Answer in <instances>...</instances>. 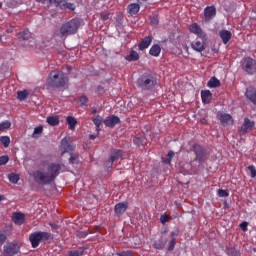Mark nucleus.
<instances>
[{"mask_svg": "<svg viewBox=\"0 0 256 256\" xmlns=\"http://www.w3.org/2000/svg\"><path fill=\"white\" fill-rule=\"evenodd\" d=\"M41 166L47 167V172L45 173L41 170L34 171L32 176L35 183L38 185H51L59 177V173H61V164L42 161Z\"/></svg>", "mask_w": 256, "mask_h": 256, "instance_id": "nucleus-1", "label": "nucleus"}, {"mask_svg": "<svg viewBox=\"0 0 256 256\" xmlns=\"http://www.w3.org/2000/svg\"><path fill=\"white\" fill-rule=\"evenodd\" d=\"M138 89L141 91H153L157 87V76L151 73H144L136 81Z\"/></svg>", "mask_w": 256, "mask_h": 256, "instance_id": "nucleus-2", "label": "nucleus"}, {"mask_svg": "<svg viewBox=\"0 0 256 256\" xmlns=\"http://www.w3.org/2000/svg\"><path fill=\"white\" fill-rule=\"evenodd\" d=\"M67 74L59 71H53L49 74L47 79L48 87H52V89H59L63 87L67 83Z\"/></svg>", "mask_w": 256, "mask_h": 256, "instance_id": "nucleus-3", "label": "nucleus"}, {"mask_svg": "<svg viewBox=\"0 0 256 256\" xmlns=\"http://www.w3.org/2000/svg\"><path fill=\"white\" fill-rule=\"evenodd\" d=\"M77 29H79V20L72 19L60 27V35L61 37H69V35H75L77 33Z\"/></svg>", "mask_w": 256, "mask_h": 256, "instance_id": "nucleus-4", "label": "nucleus"}, {"mask_svg": "<svg viewBox=\"0 0 256 256\" xmlns=\"http://www.w3.org/2000/svg\"><path fill=\"white\" fill-rule=\"evenodd\" d=\"M50 237H51V234H49V232L36 231L30 234L29 241L33 249H37L41 241H49Z\"/></svg>", "mask_w": 256, "mask_h": 256, "instance_id": "nucleus-5", "label": "nucleus"}, {"mask_svg": "<svg viewBox=\"0 0 256 256\" xmlns=\"http://www.w3.org/2000/svg\"><path fill=\"white\" fill-rule=\"evenodd\" d=\"M190 151H193L196 156L194 161H198V163H205V160L207 159V151L202 145L194 143L191 146Z\"/></svg>", "mask_w": 256, "mask_h": 256, "instance_id": "nucleus-6", "label": "nucleus"}, {"mask_svg": "<svg viewBox=\"0 0 256 256\" xmlns=\"http://www.w3.org/2000/svg\"><path fill=\"white\" fill-rule=\"evenodd\" d=\"M4 253L6 256H14L21 253V243L17 240H14L3 247Z\"/></svg>", "mask_w": 256, "mask_h": 256, "instance_id": "nucleus-7", "label": "nucleus"}, {"mask_svg": "<svg viewBox=\"0 0 256 256\" xmlns=\"http://www.w3.org/2000/svg\"><path fill=\"white\" fill-rule=\"evenodd\" d=\"M242 69L248 75H255L256 73V61L251 57H246L242 63Z\"/></svg>", "mask_w": 256, "mask_h": 256, "instance_id": "nucleus-8", "label": "nucleus"}, {"mask_svg": "<svg viewBox=\"0 0 256 256\" xmlns=\"http://www.w3.org/2000/svg\"><path fill=\"white\" fill-rule=\"evenodd\" d=\"M189 31L190 33H194V35H197V37H199V39H201L202 41H207V34H205L199 24L193 23L192 25H190Z\"/></svg>", "mask_w": 256, "mask_h": 256, "instance_id": "nucleus-9", "label": "nucleus"}, {"mask_svg": "<svg viewBox=\"0 0 256 256\" xmlns=\"http://www.w3.org/2000/svg\"><path fill=\"white\" fill-rule=\"evenodd\" d=\"M255 127V121H251L249 118H244V122L239 129L240 135H247V133Z\"/></svg>", "mask_w": 256, "mask_h": 256, "instance_id": "nucleus-10", "label": "nucleus"}, {"mask_svg": "<svg viewBox=\"0 0 256 256\" xmlns=\"http://www.w3.org/2000/svg\"><path fill=\"white\" fill-rule=\"evenodd\" d=\"M217 119H219V121H220L221 125H223V127H227V125H233V116H231V114L218 112Z\"/></svg>", "mask_w": 256, "mask_h": 256, "instance_id": "nucleus-11", "label": "nucleus"}, {"mask_svg": "<svg viewBox=\"0 0 256 256\" xmlns=\"http://www.w3.org/2000/svg\"><path fill=\"white\" fill-rule=\"evenodd\" d=\"M103 123L106 127L113 129L116 125L121 124V119L116 115H110L103 120Z\"/></svg>", "mask_w": 256, "mask_h": 256, "instance_id": "nucleus-12", "label": "nucleus"}, {"mask_svg": "<svg viewBox=\"0 0 256 256\" xmlns=\"http://www.w3.org/2000/svg\"><path fill=\"white\" fill-rule=\"evenodd\" d=\"M129 209V202H119L114 206V213L116 217H121Z\"/></svg>", "mask_w": 256, "mask_h": 256, "instance_id": "nucleus-13", "label": "nucleus"}, {"mask_svg": "<svg viewBox=\"0 0 256 256\" xmlns=\"http://www.w3.org/2000/svg\"><path fill=\"white\" fill-rule=\"evenodd\" d=\"M61 147L63 149V153H73L75 151V146L73 142L69 141V138L65 137L61 140Z\"/></svg>", "mask_w": 256, "mask_h": 256, "instance_id": "nucleus-14", "label": "nucleus"}, {"mask_svg": "<svg viewBox=\"0 0 256 256\" xmlns=\"http://www.w3.org/2000/svg\"><path fill=\"white\" fill-rule=\"evenodd\" d=\"M12 221L14 222V225H25V221H27V218L25 217V214L23 212H13L12 214Z\"/></svg>", "mask_w": 256, "mask_h": 256, "instance_id": "nucleus-15", "label": "nucleus"}, {"mask_svg": "<svg viewBox=\"0 0 256 256\" xmlns=\"http://www.w3.org/2000/svg\"><path fill=\"white\" fill-rule=\"evenodd\" d=\"M215 15H217V9L215 8V6H207L204 9L205 21H211V19H213Z\"/></svg>", "mask_w": 256, "mask_h": 256, "instance_id": "nucleus-16", "label": "nucleus"}, {"mask_svg": "<svg viewBox=\"0 0 256 256\" xmlns=\"http://www.w3.org/2000/svg\"><path fill=\"white\" fill-rule=\"evenodd\" d=\"M153 43L152 36H146L142 39V41L138 45L139 51H145V49H149V46Z\"/></svg>", "mask_w": 256, "mask_h": 256, "instance_id": "nucleus-17", "label": "nucleus"}, {"mask_svg": "<svg viewBox=\"0 0 256 256\" xmlns=\"http://www.w3.org/2000/svg\"><path fill=\"white\" fill-rule=\"evenodd\" d=\"M207 40H202V41H196L191 43V48L194 51H197V53H203V51L206 49L207 44L205 43Z\"/></svg>", "mask_w": 256, "mask_h": 256, "instance_id": "nucleus-18", "label": "nucleus"}, {"mask_svg": "<svg viewBox=\"0 0 256 256\" xmlns=\"http://www.w3.org/2000/svg\"><path fill=\"white\" fill-rule=\"evenodd\" d=\"M213 99V94L210 90H202L201 91V100L204 105H209L211 103V100Z\"/></svg>", "mask_w": 256, "mask_h": 256, "instance_id": "nucleus-19", "label": "nucleus"}, {"mask_svg": "<svg viewBox=\"0 0 256 256\" xmlns=\"http://www.w3.org/2000/svg\"><path fill=\"white\" fill-rule=\"evenodd\" d=\"M133 143L136 147H145L147 145V138L144 135L138 134L133 138Z\"/></svg>", "mask_w": 256, "mask_h": 256, "instance_id": "nucleus-20", "label": "nucleus"}, {"mask_svg": "<svg viewBox=\"0 0 256 256\" xmlns=\"http://www.w3.org/2000/svg\"><path fill=\"white\" fill-rule=\"evenodd\" d=\"M59 9H62L63 11L69 9V11H75V4L71 2H67L66 0H60L58 3Z\"/></svg>", "mask_w": 256, "mask_h": 256, "instance_id": "nucleus-21", "label": "nucleus"}, {"mask_svg": "<svg viewBox=\"0 0 256 256\" xmlns=\"http://www.w3.org/2000/svg\"><path fill=\"white\" fill-rule=\"evenodd\" d=\"M225 253L226 255H231V256H241V251L237 249V247L229 244L225 247Z\"/></svg>", "mask_w": 256, "mask_h": 256, "instance_id": "nucleus-22", "label": "nucleus"}, {"mask_svg": "<svg viewBox=\"0 0 256 256\" xmlns=\"http://www.w3.org/2000/svg\"><path fill=\"white\" fill-rule=\"evenodd\" d=\"M140 9L141 6H139V4L137 3H131L127 6V12L129 13V15H131V17H133V15H137Z\"/></svg>", "mask_w": 256, "mask_h": 256, "instance_id": "nucleus-23", "label": "nucleus"}, {"mask_svg": "<svg viewBox=\"0 0 256 256\" xmlns=\"http://www.w3.org/2000/svg\"><path fill=\"white\" fill-rule=\"evenodd\" d=\"M219 36H220V39H222V42L224 43V45H227L231 40V31L221 30L219 32Z\"/></svg>", "mask_w": 256, "mask_h": 256, "instance_id": "nucleus-24", "label": "nucleus"}, {"mask_svg": "<svg viewBox=\"0 0 256 256\" xmlns=\"http://www.w3.org/2000/svg\"><path fill=\"white\" fill-rule=\"evenodd\" d=\"M109 157L112 160L117 161V159H123V150L121 149H111Z\"/></svg>", "mask_w": 256, "mask_h": 256, "instance_id": "nucleus-25", "label": "nucleus"}, {"mask_svg": "<svg viewBox=\"0 0 256 256\" xmlns=\"http://www.w3.org/2000/svg\"><path fill=\"white\" fill-rule=\"evenodd\" d=\"M149 53L152 57H159V55H161V46H159V44L152 45Z\"/></svg>", "mask_w": 256, "mask_h": 256, "instance_id": "nucleus-26", "label": "nucleus"}, {"mask_svg": "<svg viewBox=\"0 0 256 256\" xmlns=\"http://www.w3.org/2000/svg\"><path fill=\"white\" fill-rule=\"evenodd\" d=\"M207 87H210V89H216V87H221V81H219V79H217L216 77H212L208 81Z\"/></svg>", "mask_w": 256, "mask_h": 256, "instance_id": "nucleus-27", "label": "nucleus"}, {"mask_svg": "<svg viewBox=\"0 0 256 256\" xmlns=\"http://www.w3.org/2000/svg\"><path fill=\"white\" fill-rule=\"evenodd\" d=\"M126 61H139V53L135 50H130L129 55L125 57Z\"/></svg>", "mask_w": 256, "mask_h": 256, "instance_id": "nucleus-28", "label": "nucleus"}, {"mask_svg": "<svg viewBox=\"0 0 256 256\" xmlns=\"http://www.w3.org/2000/svg\"><path fill=\"white\" fill-rule=\"evenodd\" d=\"M66 123L69 125L70 131H75V126L77 125V119L73 116H68L66 118Z\"/></svg>", "mask_w": 256, "mask_h": 256, "instance_id": "nucleus-29", "label": "nucleus"}, {"mask_svg": "<svg viewBox=\"0 0 256 256\" xmlns=\"http://www.w3.org/2000/svg\"><path fill=\"white\" fill-rule=\"evenodd\" d=\"M165 245H167V239L160 238L154 242L153 247L154 249H165Z\"/></svg>", "mask_w": 256, "mask_h": 256, "instance_id": "nucleus-30", "label": "nucleus"}, {"mask_svg": "<svg viewBox=\"0 0 256 256\" xmlns=\"http://www.w3.org/2000/svg\"><path fill=\"white\" fill-rule=\"evenodd\" d=\"M46 122L51 127H57V125L59 124V116H48Z\"/></svg>", "mask_w": 256, "mask_h": 256, "instance_id": "nucleus-31", "label": "nucleus"}, {"mask_svg": "<svg viewBox=\"0 0 256 256\" xmlns=\"http://www.w3.org/2000/svg\"><path fill=\"white\" fill-rule=\"evenodd\" d=\"M18 38L20 41H29V39H31V32L24 30L18 34Z\"/></svg>", "mask_w": 256, "mask_h": 256, "instance_id": "nucleus-32", "label": "nucleus"}, {"mask_svg": "<svg viewBox=\"0 0 256 256\" xmlns=\"http://www.w3.org/2000/svg\"><path fill=\"white\" fill-rule=\"evenodd\" d=\"M85 253V249L83 248H78L76 250H70L67 252L66 256H83Z\"/></svg>", "mask_w": 256, "mask_h": 256, "instance_id": "nucleus-33", "label": "nucleus"}, {"mask_svg": "<svg viewBox=\"0 0 256 256\" xmlns=\"http://www.w3.org/2000/svg\"><path fill=\"white\" fill-rule=\"evenodd\" d=\"M92 121L96 127V131H101V123H103V117H101V115H97L95 118H93Z\"/></svg>", "mask_w": 256, "mask_h": 256, "instance_id": "nucleus-34", "label": "nucleus"}, {"mask_svg": "<svg viewBox=\"0 0 256 256\" xmlns=\"http://www.w3.org/2000/svg\"><path fill=\"white\" fill-rule=\"evenodd\" d=\"M69 163L70 165H77L79 163V154L70 153Z\"/></svg>", "mask_w": 256, "mask_h": 256, "instance_id": "nucleus-35", "label": "nucleus"}, {"mask_svg": "<svg viewBox=\"0 0 256 256\" xmlns=\"http://www.w3.org/2000/svg\"><path fill=\"white\" fill-rule=\"evenodd\" d=\"M29 97V91L23 90L17 92V99L18 101H25V99Z\"/></svg>", "mask_w": 256, "mask_h": 256, "instance_id": "nucleus-36", "label": "nucleus"}, {"mask_svg": "<svg viewBox=\"0 0 256 256\" xmlns=\"http://www.w3.org/2000/svg\"><path fill=\"white\" fill-rule=\"evenodd\" d=\"M150 25H151L152 27H157V25H159V15L153 14V15L150 17Z\"/></svg>", "mask_w": 256, "mask_h": 256, "instance_id": "nucleus-37", "label": "nucleus"}, {"mask_svg": "<svg viewBox=\"0 0 256 256\" xmlns=\"http://www.w3.org/2000/svg\"><path fill=\"white\" fill-rule=\"evenodd\" d=\"M91 231L86 230V231H76L75 235L78 237V239H85L87 235H90Z\"/></svg>", "mask_w": 256, "mask_h": 256, "instance_id": "nucleus-38", "label": "nucleus"}, {"mask_svg": "<svg viewBox=\"0 0 256 256\" xmlns=\"http://www.w3.org/2000/svg\"><path fill=\"white\" fill-rule=\"evenodd\" d=\"M11 127V121L5 120L0 123V132L5 131V129H10Z\"/></svg>", "mask_w": 256, "mask_h": 256, "instance_id": "nucleus-39", "label": "nucleus"}, {"mask_svg": "<svg viewBox=\"0 0 256 256\" xmlns=\"http://www.w3.org/2000/svg\"><path fill=\"white\" fill-rule=\"evenodd\" d=\"M0 142L2 143V145H4V147H9L11 143V138H9V136H1Z\"/></svg>", "mask_w": 256, "mask_h": 256, "instance_id": "nucleus-40", "label": "nucleus"}, {"mask_svg": "<svg viewBox=\"0 0 256 256\" xmlns=\"http://www.w3.org/2000/svg\"><path fill=\"white\" fill-rule=\"evenodd\" d=\"M117 256H133L135 255V252H133V250H126V251H120V252H116Z\"/></svg>", "mask_w": 256, "mask_h": 256, "instance_id": "nucleus-41", "label": "nucleus"}, {"mask_svg": "<svg viewBox=\"0 0 256 256\" xmlns=\"http://www.w3.org/2000/svg\"><path fill=\"white\" fill-rule=\"evenodd\" d=\"M10 183H18L19 182V175L12 173L9 175Z\"/></svg>", "mask_w": 256, "mask_h": 256, "instance_id": "nucleus-42", "label": "nucleus"}, {"mask_svg": "<svg viewBox=\"0 0 256 256\" xmlns=\"http://www.w3.org/2000/svg\"><path fill=\"white\" fill-rule=\"evenodd\" d=\"M113 163H115V160H112V158L109 157V159L104 162V167H106V169H111Z\"/></svg>", "mask_w": 256, "mask_h": 256, "instance_id": "nucleus-43", "label": "nucleus"}, {"mask_svg": "<svg viewBox=\"0 0 256 256\" xmlns=\"http://www.w3.org/2000/svg\"><path fill=\"white\" fill-rule=\"evenodd\" d=\"M9 163V156H0V166L7 165Z\"/></svg>", "mask_w": 256, "mask_h": 256, "instance_id": "nucleus-44", "label": "nucleus"}, {"mask_svg": "<svg viewBox=\"0 0 256 256\" xmlns=\"http://www.w3.org/2000/svg\"><path fill=\"white\" fill-rule=\"evenodd\" d=\"M218 196L220 197H229V190L228 189H219Z\"/></svg>", "mask_w": 256, "mask_h": 256, "instance_id": "nucleus-45", "label": "nucleus"}, {"mask_svg": "<svg viewBox=\"0 0 256 256\" xmlns=\"http://www.w3.org/2000/svg\"><path fill=\"white\" fill-rule=\"evenodd\" d=\"M177 244V240L172 238L168 245V251H173L175 249V245Z\"/></svg>", "mask_w": 256, "mask_h": 256, "instance_id": "nucleus-46", "label": "nucleus"}, {"mask_svg": "<svg viewBox=\"0 0 256 256\" xmlns=\"http://www.w3.org/2000/svg\"><path fill=\"white\" fill-rule=\"evenodd\" d=\"M79 102L81 105H87L89 103V98L85 95L79 97Z\"/></svg>", "mask_w": 256, "mask_h": 256, "instance_id": "nucleus-47", "label": "nucleus"}, {"mask_svg": "<svg viewBox=\"0 0 256 256\" xmlns=\"http://www.w3.org/2000/svg\"><path fill=\"white\" fill-rule=\"evenodd\" d=\"M41 133H43V126H38L33 131V137H35V135H41Z\"/></svg>", "mask_w": 256, "mask_h": 256, "instance_id": "nucleus-48", "label": "nucleus"}, {"mask_svg": "<svg viewBox=\"0 0 256 256\" xmlns=\"http://www.w3.org/2000/svg\"><path fill=\"white\" fill-rule=\"evenodd\" d=\"M167 157L169 159L164 160V163H171V159L175 157V152L169 151L167 154Z\"/></svg>", "mask_w": 256, "mask_h": 256, "instance_id": "nucleus-49", "label": "nucleus"}, {"mask_svg": "<svg viewBox=\"0 0 256 256\" xmlns=\"http://www.w3.org/2000/svg\"><path fill=\"white\" fill-rule=\"evenodd\" d=\"M5 241H7V235L0 232V247H1V245H3V243H5Z\"/></svg>", "mask_w": 256, "mask_h": 256, "instance_id": "nucleus-50", "label": "nucleus"}, {"mask_svg": "<svg viewBox=\"0 0 256 256\" xmlns=\"http://www.w3.org/2000/svg\"><path fill=\"white\" fill-rule=\"evenodd\" d=\"M248 170L250 171L252 178L256 177V169H255V166H248Z\"/></svg>", "mask_w": 256, "mask_h": 256, "instance_id": "nucleus-51", "label": "nucleus"}, {"mask_svg": "<svg viewBox=\"0 0 256 256\" xmlns=\"http://www.w3.org/2000/svg\"><path fill=\"white\" fill-rule=\"evenodd\" d=\"M160 221L162 223V225H165L167 221H169V217L167 215H161L160 217Z\"/></svg>", "mask_w": 256, "mask_h": 256, "instance_id": "nucleus-52", "label": "nucleus"}, {"mask_svg": "<svg viewBox=\"0 0 256 256\" xmlns=\"http://www.w3.org/2000/svg\"><path fill=\"white\" fill-rule=\"evenodd\" d=\"M247 225H249V223L247 222H242L240 224V228L242 229V231H247Z\"/></svg>", "mask_w": 256, "mask_h": 256, "instance_id": "nucleus-53", "label": "nucleus"}, {"mask_svg": "<svg viewBox=\"0 0 256 256\" xmlns=\"http://www.w3.org/2000/svg\"><path fill=\"white\" fill-rule=\"evenodd\" d=\"M109 15H110L109 13L101 14V19L103 21H107L109 19Z\"/></svg>", "mask_w": 256, "mask_h": 256, "instance_id": "nucleus-54", "label": "nucleus"}, {"mask_svg": "<svg viewBox=\"0 0 256 256\" xmlns=\"http://www.w3.org/2000/svg\"><path fill=\"white\" fill-rule=\"evenodd\" d=\"M49 225H50L51 229H54V230L59 229V225H57L56 223L50 222Z\"/></svg>", "mask_w": 256, "mask_h": 256, "instance_id": "nucleus-55", "label": "nucleus"}, {"mask_svg": "<svg viewBox=\"0 0 256 256\" xmlns=\"http://www.w3.org/2000/svg\"><path fill=\"white\" fill-rule=\"evenodd\" d=\"M49 3H55L56 5H58L59 1L58 0H48Z\"/></svg>", "mask_w": 256, "mask_h": 256, "instance_id": "nucleus-56", "label": "nucleus"}, {"mask_svg": "<svg viewBox=\"0 0 256 256\" xmlns=\"http://www.w3.org/2000/svg\"><path fill=\"white\" fill-rule=\"evenodd\" d=\"M47 0H36L37 3H45Z\"/></svg>", "mask_w": 256, "mask_h": 256, "instance_id": "nucleus-57", "label": "nucleus"}, {"mask_svg": "<svg viewBox=\"0 0 256 256\" xmlns=\"http://www.w3.org/2000/svg\"><path fill=\"white\" fill-rule=\"evenodd\" d=\"M92 113H93V114L97 113V108L93 107V108H92Z\"/></svg>", "mask_w": 256, "mask_h": 256, "instance_id": "nucleus-58", "label": "nucleus"}, {"mask_svg": "<svg viewBox=\"0 0 256 256\" xmlns=\"http://www.w3.org/2000/svg\"><path fill=\"white\" fill-rule=\"evenodd\" d=\"M5 197L3 195H0V201H4Z\"/></svg>", "mask_w": 256, "mask_h": 256, "instance_id": "nucleus-59", "label": "nucleus"}, {"mask_svg": "<svg viewBox=\"0 0 256 256\" xmlns=\"http://www.w3.org/2000/svg\"><path fill=\"white\" fill-rule=\"evenodd\" d=\"M89 138L93 140L95 139V135H90Z\"/></svg>", "mask_w": 256, "mask_h": 256, "instance_id": "nucleus-60", "label": "nucleus"}, {"mask_svg": "<svg viewBox=\"0 0 256 256\" xmlns=\"http://www.w3.org/2000/svg\"><path fill=\"white\" fill-rule=\"evenodd\" d=\"M175 235H177L175 232H171L172 237L175 236Z\"/></svg>", "mask_w": 256, "mask_h": 256, "instance_id": "nucleus-61", "label": "nucleus"}, {"mask_svg": "<svg viewBox=\"0 0 256 256\" xmlns=\"http://www.w3.org/2000/svg\"><path fill=\"white\" fill-rule=\"evenodd\" d=\"M1 7H3V3H0V9H1Z\"/></svg>", "mask_w": 256, "mask_h": 256, "instance_id": "nucleus-62", "label": "nucleus"}, {"mask_svg": "<svg viewBox=\"0 0 256 256\" xmlns=\"http://www.w3.org/2000/svg\"><path fill=\"white\" fill-rule=\"evenodd\" d=\"M67 69H71V66H67Z\"/></svg>", "mask_w": 256, "mask_h": 256, "instance_id": "nucleus-63", "label": "nucleus"}, {"mask_svg": "<svg viewBox=\"0 0 256 256\" xmlns=\"http://www.w3.org/2000/svg\"><path fill=\"white\" fill-rule=\"evenodd\" d=\"M254 13L256 14V8L254 9Z\"/></svg>", "mask_w": 256, "mask_h": 256, "instance_id": "nucleus-64", "label": "nucleus"}]
</instances>
